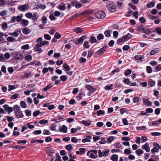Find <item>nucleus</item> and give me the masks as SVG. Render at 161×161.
I'll use <instances>...</instances> for the list:
<instances>
[{
	"mask_svg": "<svg viewBox=\"0 0 161 161\" xmlns=\"http://www.w3.org/2000/svg\"><path fill=\"white\" fill-rule=\"evenodd\" d=\"M137 31L142 33H145L147 35L151 34L152 32L147 29V26H145L142 25H138L136 27Z\"/></svg>",
	"mask_w": 161,
	"mask_h": 161,
	"instance_id": "obj_1",
	"label": "nucleus"
},
{
	"mask_svg": "<svg viewBox=\"0 0 161 161\" xmlns=\"http://www.w3.org/2000/svg\"><path fill=\"white\" fill-rule=\"evenodd\" d=\"M106 7L108 11L111 13H114L116 11V6L112 1L108 2L106 3Z\"/></svg>",
	"mask_w": 161,
	"mask_h": 161,
	"instance_id": "obj_2",
	"label": "nucleus"
},
{
	"mask_svg": "<svg viewBox=\"0 0 161 161\" xmlns=\"http://www.w3.org/2000/svg\"><path fill=\"white\" fill-rule=\"evenodd\" d=\"M154 147L151 150V152L152 154H155V153L158 152L160 148L159 145L156 142H154L153 144Z\"/></svg>",
	"mask_w": 161,
	"mask_h": 161,
	"instance_id": "obj_3",
	"label": "nucleus"
},
{
	"mask_svg": "<svg viewBox=\"0 0 161 161\" xmlns=\"http://www.w3.org/2000/svg\"><path fill=\"white\" fill-rule=\"evenodd\" d=\"M14 111L15 113V115L18 118H20V112L19 110V107L16 105L13 107Z\"/></svg>",
	"mask_w": 161,
	"mask_h": 161,
	"instance_id": "obj_4",
	"label": "nucleus"
},
{
	"mask_svg": "<svg viewBox=\"0 0 161 161\" xmlns=\"http://www.w3.org/2000/svg\"><path fill=\"white\" fill-rule=\"evenodd\" d=\"M86 38V35H83L79 38L78 40H76L74 41V43L77 45H79L80 44H82L83 42L85 39Z\"/></svg>",
	"mask_w": 161,
	"mask_h": 161,
	"instance_id": "obj_5",
	"label": "nucleus"
},
{
	"mask_svg": "<svg viewBox=\"0 0 161 161\" xmlns=\"http://www.w3.org/2000/svg\"><path fill=\"white\" fill-rule=\"evenodd\" d=\"M105 13L102 11H97L96 14V16L97 18L99 19H103L105 17Z\"/></svg>",
	"mask_w": 161,
	"mask_h": 161,
	"instance_id": "obj_6",
	"label": "nucleus"
},
{
	"mask_svg": "<svg viewBox=\"0 0 161 161\" xmlns=\"http://www.w3.org/2000/svg\"><path fill=\"white\" fill-rule=\"evenodd\" d=\"M109 149L107 150L106 151H104L102 152L101 150L99 149L98 151V154L99 157L101 158L103 156L106 157L109 154Z\"/></svg>",
	"mask_w": 161,
	"mask_h": 161,
	"instance_id": "obj_7",
	"label": "nucleus"
},
{
	"mask_svg": "<svg viewBox=\"0 0 161 161\" xmlns=\"http://www.w3.org/2000/svg\"><path fill=\"white\" fill-rule=\"evenodd\" d=\"M42 46L40 43L36 44L34 46V51L35 52H38V53L40 54L42 51V48L40 47Z\"/></svg>",
	"mask_w": 161,
	"mask_h": 161,
	"instance_id": "obj_8",
	"label": "nucleus"
},
{
	"mask_svg": "<svg viewBox=\"0 0 161 161\" xmlns=\"http://www.w3.org/2000/svg\"><path fill=\"white\" fill-rule=\"evenodd\" d=\"M123 82L127 85L131 86H136V83L134 82L133 83L130 82L129 79L127 78L123 80Z\"/></svg>",
	"mask_w": 161,
	"mask_h": 161,
	"instance_id": "obj_9",
	"label": "nucleus"
},
{
	"mask_svg": "<svg viewBox=\"0 0 161 161\" xmlns=\"http://www.w3.org/2000/svg\"><path fill=\"white\" fill-rule=\"evenodd\" d=\"M97 150H91V153L90 154L89 157L92 159H94L97 157Z\"/></svg>",
	"mask_w": 161,
	"mask_h": 161,
	"instance_id": "obj_10",
	"label": "nucleus"
},
{
	"mask_svg": "<svg viewBox=\"0 0 161 161\" xmlns=\"http://www.w3.org/2000/svg\"><path fill=\"white\" fill-rule=\"evenodd\" d=\"M108 48L107 46H105L99 49L97 52V53L98 54L101 56L102 55L106 49Z\"/></svg>",
	"mask_w": 161,
	"mask_h": 161,
	"instance_id": "obj_11",
	"label": "nucleus"
},
{
	"mask_svg": "<svg viewBox=\"0 0 161 161\" xmlns=\"http://www.w3.org/2000/svg\"><path fill=\"white\" fill-rule=\"evenodd\" d=\"M85 87L91 92H94L97 90L96 88L93 87L92 85H87Z\"/></svg>",
	"mask_w": 161,
	"mask_h": 161,
	"instance_id": "obj_12",
	"label": "nucleus"
},
{
	"mask_svg": "<svg viewBox=\"0 0 161 161\" xmlns=\"http://www.w3.org/2000/svg\"><path fill=\"white\" fill-rule=\"evenodd\" d=\"M67 129V127L65 125H63L61 127H59L58 131L64 133H66Z\"/></svg>",
	"mask_w": 161,
	"mask_h": 161,
	"instance_id": "obj_13",
	"label": "nucleus"
},
{
	"mask_svg": "<svg viewBox=\"0 0 161 161\" xmlns=\"http://www.w3.org/2000/svg\"><path fill=\"white\" fill-rule=\"evenodd\" d=\"M142 101L144 104L147 106H150L152 104V102L147 99L143 98Z\"/></svg>",
	"mask_w": 161,
	"mask_h": 161,
	"instance_id": "obj_14",
	"label": "nucleus"
},
{
	"mask_svg": "<svg viewBox=\"0 0 161 161\" xmlns=\"http://www.w3.org/2000/svg\"><path fill=\"white\" fill-rule=\"evenodd\" d=\"M142 148L146 151L147 152H148L150 151V147L148 144L146 142L145 144L142 146Z\"/></svg>",
	"mask_w": 161,
	"mask_h": 161,
	"instance_id": "obj_15",
	"label": "nucleus"
},
{
	"mask_svg": "<svg viewBox=\"0 0 161 161\" xmlns=\"http://www.w3.org/2000/svg\"><path fill=\"white\" fill-rule=\"evenodd\" d=\"M81 123L86 126H88L91 124V121L90 120H83L81 121Z\"/></svg>",
	"mask_w": 161,
	"mask_h": 161,
	"instance_id": "obj_16",
	"label": "nucleus"
},
{
	"mask_svg": "<svg viewBox=\"0 0 161 161\" xmlns=\"http://www.w3.org/2000/svg\"><path fill=\"white\" fill-rule=\"evenodd\" d=\"M29 8V6L27 4H25L21 5V11H25L27 10Z\"/></svg>",
	"mask_w": 161,
	"mask_h": 161,
	"instance_id": "obj_17",
	"label": "nucleus"
},
{
	"mask_svg": "<svg viewBox=\"0 0 161 161\" xmlns=\"http://www.w3.org/2000/svg\"><path fill=\"white\" fill-rule=\"evenodd\" d=\"M93 12V10L89 9L87 10H86L85 11H83L82 13V14L83 15H85L86 14L89 15L91 14Z\"/></svg>",
	"mask_w": 161,
	"mask_h": 161,
	"instance_id": "obj_18",
	"label": "nucleus"
},
{
	"mask_svg": "<svg viewBox=\"0 0 161 161\" xmlns=\"http://www.w3.org/2000/svg\"><path fill=\"white\" fill-rule=\"evenodd\" d=\"M159 52V50L158 48H154L150 52V54L151 55H153L155 54L158 53Z\"/></svg>",
	"mask_w": 161,
	"mask_h": 161,
	"instance_id": "obj_19",
	"label": "nucleus"
},
{
	"mask_svg": "<svg viewBox=\"0 0 161 161\" xmlns=\"http://www.w3.org/2000/svg\"><path fill=\"white\" fill-rule=\"evenodd\" d=\"M125 41H127L130 39H131L132 37V35L130 33H128L127 35L123 36Z\"/></svg>",
	"mask_w": 161,
	"mask_h": 161,
	"instance_id": "obj_20",
	"label": "nucleus"
},
{
	"mask_svg": "<svg viewBox=\"0 0 161 161\" xmlns=\"http://www.w3.org/2000/svg\"><path fill=\"white\" fill-rule=\"evenodd\" d=\"M36 8H41L42 10L45 9L46 8V6L45 5L42 4L41 3H38L36 5Z\"/></svg>",
	"mask_w": 161,
	"mask_h": 161,
	"instance_id": "obj_21",
	"label": "nucleus"
},
{
	"mask_svg": "<svg viewBox=\"0 0 161 161\" xmlns=\"http://www.w3.org/2000/svg\"><path fill=\"white\" fill-rule=\"evenodd\" d=\"M63 68L65 72L69 71L70 69L69 66L66 63H65L64 64Z\"/></svg>",
	"mask_w": 161,
	"mask_h": 161,
	"instance_id": "obj_22",
	"label": "nucleus"
},
{
	"mask_svg": "<svg viewBox=\"0 0 161 161\" xmlns=\"http://www.w3.org/2000/svg\"><path fill=\"white\" fill-rule=\"evenodd\" d=\"M74 31L76 33L82 32L83 31V29L80 27H77L74 29Z\"/></svg>",
	"mask_w": 161,
	"mask_h": 161,
	"instance_id": "obj_23",
	"label": "nucleus"
},
{
	"mask_svg": "<svg viewBox=\"0 0 161 161\" xmlns=\"http://www.w3.org/2000/svg\"><path fill=\"white\" fill-rule=\"evenodd\" d=\"M156 32L159 35H161V26L159 27L156 28L153 32Z\"/></svg>",
	"mask_w": 161,
	"mask_h": 161,
	"instance_id": "obj_24",
	"label": "nucleus"
},
{
	"mask_svg": "<svg viewBox=\"0 0 161 161\" xmlns=\"http://www.w3.org/2000/svg\"><path fill=\"white\" fill-rule=\"evenodd\" d=\"M118 158V156L117 154H113L110 157V159L113 161H117Z\"/></svg>",
	"mask_w": 161,
	"mask_h": 161,
	"instance_id": "obj_25",
	"label": "nucleus"
},
{
	"mask_svg": "<svg viewBox=\"0 0 161 161\" xmlns=\"http://www.w3.org/2000/svg\"><path fill=\"white\" fill-rule=\"evenodd\" d=\"M92 139L91 136H88L87 138L83 139L82 140V142L85 143L86 142H90V140Z\"/></svg>",
	"mask_w": 161,
	"mask_h": 161,
	"instance_id": "obj_26",
	"label": "nucleus"
},
{
	"mask_svg": "<svg viewBox=\"0 0 161 161\" xmlns=\"http://www.w3.org/2000/svg\"><path fill=\"white\" fill-rule=\"evenodd\" d=\"M155 82L152 79H149L148 81V85L150 87L153 86L155 84Z\"/></svg>",
	"mask_w": 161,
	"mask_h": 161,
	"instance_id": "obj_27",
	"label": "nucleus"
},
{
	"mask_svg": "<svg viewBox=\"0 0 161 161\" xmlns=\"http://www.w3.org/2000/svg\"><path fill=\"white\" fill-rule=\"evenodd\" d=\"M155 5V3L153 1H152L150 3H148L147 4L146 6L147 8H150L153 7Z\"/></svg>",
	"mask_w": 161,
	"mask_h": 161,
	"instance_id": "obj_28",
	"label": "nucleus"
},
{
	"mask_svg": "<svg viewBox=\"0 0 161 161\" xmlns=\"http://www.w3.org/2000/svg\"><path fill=\"white\" fill-rule=\"evenodd\" d=\"M114 139V137L113 136H110L107 139L106 142L108 144L110 143Z\"/></svg>",
	"mask_w": 161,
	"mask_h": 161,
	"instance_id": "obj_29",
	"label": "nucleus"
},
{
	"mask_svg": "<svg viewBox=\"0 0 161 161\" xmlns=\"http://www.w3.org/2000/svg\"><path fill=\"white\" fill-rule=\"evenodd\" d=\"M116 4L119 8H121L123 6L122 0H119V1H117Z\"/></svg>",
	"mask_w": 161,
	"mask_h": 161,
	"instance_id": "obj_30",
	"label": "nucleus"
},
{
	"mask_svg": "<svg viewBox=\"0 0 161 161\" xmlns=\"http://www.w3.org/2000/svg\"><path fill=\"white\" fill-rule=\"evenodd\" d=\"M112 32V31L109 30H107L104 32V34L105 36L107 37H109L110 36V32Z\"/></svg>",
	"mask_w": 161,
	"mask_h": 161,
	"instance_id": "obj_31",
	"label": "nucleus"
},
{
	"mask_svg": "<svg viewBox=\"0 0 161 161\" xmlns=\"http://www.w3.org/2000/svg\"><path fill=\"white\" fill-rule=\"evenodd\" d=\"M113 88V85L111 84L110 85H107L104 87V89L106 90H108L110 89H112Z\"/></svg>",
	"mask_w": 161,
	"mask_h": 161,
	"instance_id": "obj_32",
	"label": "nucleus"
},
{
	"mask_svg": "<svg viewBox=\"0 0 161 161\" xmlns=\"http://www.w3.org/2000/svg\"><path fill=\"white\" fill-rule=\"evenodd\" d=\"M22 32L24 34L27 35L30 32V31L27 28L25 27L23 29Z\"/></svg>",
	"mask_w": 161,
	"mask_h": 161,
	"instance_id": "obj_33",
	"label": "nucleus"
},
{
	"mask_svg": "<svg viewBox=\"0 0 161 161\" xmlns=\"http://www.w3.org/2000/svg\"><path fill=\"white\" fill-rule=\"evenodd\" d=\"M90 41L91 43L92 44L97 42V41L96 37L94 36H91L90 39Z\"/></svg>",
	"mask_w": 161,
	"mask_h": 161,
	"instance_id": "obj_34",
	"label": "nucleus"
},
{
	"mask_svg": "<svg viewBox=\"0 0 161 161\" xmlns=\"http://www.w3.org/2000/svg\"><path fill=\"white\" fill-rule=\"evenodd\" d=\"M32 57L30 55H28L25 57V60L30 61L32 59Z\"/></svg>",
	"mask_w": 161,
	"mask_h": 161,
	"instance_id": "obj_35",
	"label": "nucleus"
},
{
	"mask_svg": "<svg viewBox=\"0 0 161 161\" xmlns=\"http://www.w3.org/2000/svg\"><path fill=\"white\" fill-rule=\"evenodd\" d=\"M143 153V151L141 149H137L136 151V153L138 156H140L141 154Z\"/></svg>",
	"mask_w": 161,
	"mask_h": 161,
	"instance_id": "obj_36",
	"label": "nucleus"
},
{
	"mask_svg": "<svg viewBox=\"0 0 161 161\" xmlns=\"http://www.w3.org/2000/svg\"><path fill=\"white\" fill-rule=\"evenodd\" d=\"M105 111L103 110H99L97 112V115L98 116H99L102 115H103L105 114Z\"/></svg>",
	"mask_w": 161,
	"mask_h": 161,
	"instance_id": "obj_37",
	"label": "nucleus"
},
{
	"mask_svg": "<svg viewBox=\"0 0 161 161\" xmlns=\"http://www.w3.org/2000/svg\"><path fill=\"white\" fill-rule=\"evenodd\" d=\"M21 23L25 26H26L28 25L29 21L27 20L23 19L21 21Z\"/></svg>",
	"mask_w": 161,
	"mask_h": 161,
	"instance_id": "obj_38",
	"label": "nucleus"
},
{
	"mask_svg": "<svg viewBox=\"0 0 161 161\" xmlns=\"http://www.w3.org/2000/svg\"><path fill=\"white\" fill-rule=\"evenodd\" d=\"M83 96H84L85 95H83V93L82 92L79 93L78 95L76 97V98L77 100H79L81 99L82 97Z\"/></svg>",
	"mask_w": 161,
	"mask_h": 161,
	"instance_id": "obj_39",
	"label": "nucleus"
},
{
	"mask_svg": "<svg viewBox=\"0 0 161 161\" xmlns=\"http://www.w3.org/2000/svg\"><path fill=\"white\" fill-rule=\"evenodd\" d=\"M140 98L137 97H134L133 98L134 103H137L139 102Z\"/></svg>",
	"mask_w": 161,
	"mask_h": 161,
	"instance_id": "obj_40",
	"label": "nucleus"
},
{
	"mask_svg": "<svg viewBox=\"0 0 161 161\" xmlns=\"http://www.w3.org/2000/svg\"><path fill=\"white\" fill-rule=\"evenodd\" d=\"M57 126L56 125H55V124H54L53 125L50 126L49 127V128L52 130L55 131L57 132H58V130H56V127Z\"/></svg>",
	"mask_w": 161,
	"mask_h": 161,
	"instance_id": "obj_41",
	"label": "nucleus"
},
{
	"mask_svg": "<svg viewBox=\"0 0 161 161\" xmlns=\"http://www.w3.org/2000/svg\"><path fill=\"white\" fill-rule=\"evenodd\" d=\"M134 58L136 60L142 61L143 57L140 55H136L135 56Z\"/></svg>",
	"mask_w": 161,
	"mask_h": 161,
	"instance_id": "obj_42",
	"label": "nucleus"
},
{
	"mask_svg": "<svg viewBox=\"0 0 161 161\" xmlns=\"http://www.w3.org/2000/svg\"><path fill=\"white\" fill-rule=\"evenodd\" d=\"M155 71L157 72L161 70V64H158L155 68Z\"/></svg>",
	"mask_w": 161,
	"mask_h": 161,
	"instance_id": "obj_43",
	"label": "nucleus"
},
{
	"mask_svg": "<svg viewBox=\"0 0 161 161\" xmlns=\"http://www.w3.org/2000/svg\"><path fill=\"white\" fill-rule=\"evenodd\" d=\"M54 153V151L52 149H50L47 151V153L51 157H52V154H53Z\"/></svg>",
	"mask_w": 161,
	"mask_h": 161,
	"instance_id": "obj_44",
	"label": "nucleus"
},
{
	"mask_svg": "<svg viewBox=\"0 0 161 161\" xmlns=\"http://www.w3.org/2000/svg\"><path fill=\"white\" fill-rule=\"evenodd\" d=\"M132 72V71L130 69H128L126 70L124 73V75L125 76H128L130 75Z\"/></svg>",
	"mask_w": 161,
	"mask_h": 161,
	"instance_id": "obj_45",
	"label": "nucleus"
},
{
	"mask_svg": "<svg viewBox=\"0 0 161 161\" xmlns=\"http://www.w3.org/2000/svg\"><path fill=\"white\" fill-rule=\"evenodd\" d=\"M47 22V18L46 16H44L42 18V23L44 25H45Z\"/></svg>",
	"mask_w": 161,
	"mask_h": 161,
	"instance_id": "obj_46",
	"label": "nucleus"
},
{
	"mask_svg": "<svg viewBox=\"0 0 161 161\" xmlns=\"http://www.w3.org/2000/svg\"><path fill=\"white\" fill-rule=\"evenodd\" d=\"M48 122V121L47 120H39V124L41 125H45Z\"/></svg>",
	"mask_w": 161,
	"mask_h": 161,
	"instance_id": "obj_47",
	"label": "nucleus"
},
{
	"mask_svg": "<svg viewBox=\"0 0 161 161\" xmlns=\"http://www.w3.org/2000/svg\"><path fill=\"white\" fill-rule=\"evenodd\" d=\"M38 16L37 15V14L34 13L32 15V19L34 21H36L37 20L38 18Z\"/></svg>",
	"mask_w": 161,
	"mask_h": 161,
	"instance_id": "obj_48",
	"label": "nucleus"
},
{
	"mask_svg": "<svg viewBox=\"0 0 161 161\" xmlns=\"http://www.w3.org/2000/svg\"><path fill=\"white\" fill-rule=\"evenodd\" d=\"M150 134L152 136H159L161 135V133L159 132H153L150 133Z\"/></svg>",
	"mask_w": 161,
	"mask_h": 161,
	"instance_id": "obj_49",
	"label": "nucleus"
},
{
	"mask_svg": "<svg viewBox=\"0 0 161 161\" xmlns=\"http://www.w3.org/2000/svg\"><path fill=\"white\" fill-rule=\"evenodd\" d=\"M65 147L69 151H70L72 149V147L71 144H69L66 145Z\"/></svg>",
	"mask_w": 161,
	"mask_h": 161,
	"instance_id": "obj_50",
	"label": "nucleus"
},
{
	"mask_svg": "<svg viewBox=\"0 0 161 161\" xmlns=\"http://www.w3.org/2000/svg\"><path fill=\"white\" fill-rule=\"evenodd\" d=\"M146 71L147 72L149 73H151L152 72V69L150 66H147L146 67Z\"/></svg>",
	"mask_w": 161,
	"mask_h": 161,
	"instance_id": "obj_51",
	"label": "nucleus"
},
{
	"mask_svg": "<svg viewBox=\"0 0 161 161\" xmlns=\"http://www.w3.org/2000/svg\"><path fill=\"white\" fill-rule=\"evenodd\" d=\"M52 87V86H51V85L49 84L44 88L43 90L45 92H47L48 89L51 88Z\"/></svg>",
	"mask_w": 161,
	"mask_h": 161,
	"instance_id": "obj_52",
	"label": "nucleus"
},
{
	"mask_svg": "<svg viewBox=\"0 0 161 161\" xmlns=\"http://www.w3.org/2000/svg\"><path fill=\"white\" fill-rule=\"evenodd\" d=\"M25 15L27 18L30 19H31L32 16V14L31 12H29L25 14Z\"/></svg>",
	"mask_w": 161,
	"mask_h": 161,
	"instance_id": "obj_53",
	"label": "nucleus"
},
{
	"mask_svg": "<svg viewBox=\"0 0 161 161\" xmlns=\"http://www.w3.org/2000/svg\"><path fill=\"white\" fill-rule=\"evenodd\" d=\"M7 12L6 10H4L0 12V15L1 16L4 17L7 14Z\"/></svg>",
	"mask_w": 161,
	"mask_h": 161,
	"instance_id": "obj_54",
	"label": "nucleus"
},
{
	"mask_svg": "<svg viewBox=\"0 0 161 161\" xmlns=\"http://www.w3.org/2000/svg\"><path fill=\"white\" fill-rule=\"evenodd\" d=\"M56 156L57 159L55 160V161H62V159H61V157L59 155V153H56Z\"/></svg>",
	"mask_w": 161,
	"mask_h": 161,
	"instance_id": "obj_55",
	"label": "nucleus"
},
{
	"mask_svg": "<svg viewBox=\"0 0 161 161\" xmlns=\"http://www.w3.org/2000/svg\"><path fill=\"white\" fill-rule=\"evenodd\" d=\"M26 115L28 117L30 116L31 115V113L30 110H26L25 111Z\"/></svg>",
	"mask_w": 161,
	"mask_h": 161,
	"instance_id": "obj_56",
	"label": "nucleus"
},
{
	"mask_svg": "<svg viewBox=\"0 0 161 161\" xmlns=\"http://www.w3.org/2000/svg\"><path fill=\"white\" fill-rule=\"evenodd\" d=\"M40 114L41 112L37 110L33 112V115L34 117H36Z\"/></svg>",
	"mask_w": 161,
	"mask_h": 161,
	"instance_id": "obj_57",
	"label": "nucleus"
},
{
	"mask_svg": "<svg viewBox=\"0 0 161 161\" xmlns=\"http://www.w3.org/2000/svg\"><path fill=\"white\" fill-rule=\"evenodd\" d=\"M104 35L103 34L100 33L97 36V39L98 40L103 39L104 38Z\"/></svg>",
	"mask_w": 161,
	"mask_h": 161,
	"instance_id": "obj_58",
	"label": "nucleus"
},
{
	"mask_svg": "<svg viewBox=\"0 0 161 161\" xmlns=\"http://www.w3.org/2000/svg\"><path fill=\"white\" fill-rule=\"evenodd\" d=\"M21 48L24 50L28 49L29 48V45L27 44L24 45L21 47Z\"/></svg>",
	"mask_w": 161,
	"mask_h": 161,
	"instance_id": "obj_59",
	"label": "nucleus"
},
{
	"mask_svg": "<svg viewBox=\"0 0 161 161\" xmlns=\"http://www.w3.org/2000/svg\"><path fill=\"white\" fill-rule=\"evenodd\" d=\"M43 134L45 135H50L51 134V133L48 130H44L43 131Z\"/></svg>",
	"mask_w": 161,
	"mask_h": 161,
	"instance_id": "obj_60",
	"label": "nucleus"
},
{
	"mask_svg": "<svg viewBox=\"0 0 161 161\" xmlns=\"http://www.w3.org/2000/svg\"><path fill=\"white\" fill-rule=\"evenodd\" d=\"M44 37L46 39L48 40H50L51 38V36L49 34H44Z\"/></svg>",
	"mask_w": 161,
	"mask_h": 161,
	"instance_id": "obj_61",
	"label": "nucleus"
},
{
	"mask_svg": "<svg viewBox=\"0 0 161 161\" xmlns=\"http://www.w3.org/2000/svg\"><path fill=\"white\" fill-rule=\"evenodd\" d=\"M160 109L161 108H157L155 110L154 113L156 115H158L160 114Z\"/></svg>",
	"mask_w": 161,
	"mask_h": 161,
	"instance_id": "obj_62",
	"label": "nucleus"
},
{
	"mask_svg": "<svg viewBox=\"0 0 161 161\" xmlns=\"http://www.w3.org/2000/svg\"><path fill=\"white\" fill-rule=\"evenodd\" d=\"M42 133V131L41 130H36L33 131V134L35 135H38Z\"/></svg>",
	"mask_w": 161,
	"mask_h": 161,
	"instance_id": "obj_63",
	"label": "nucleus"
},
{
	"mask_svg": "<svg viewBox=\"0 0 161 161\" xmlns=\"http://www.w3.org/2000/svg\"><path fill=\"white\" fill-rule=\"evenodd\" d=\"M61 35L59 34L58 32L56 33L54 35V37H55L57 39H59L61 37Z\"/></svg>",
	"mask_w": 161,
	"mask_h": 161,
	"instance_id": "obj_64",
	"label": "nucleus"
}]
</instances>
